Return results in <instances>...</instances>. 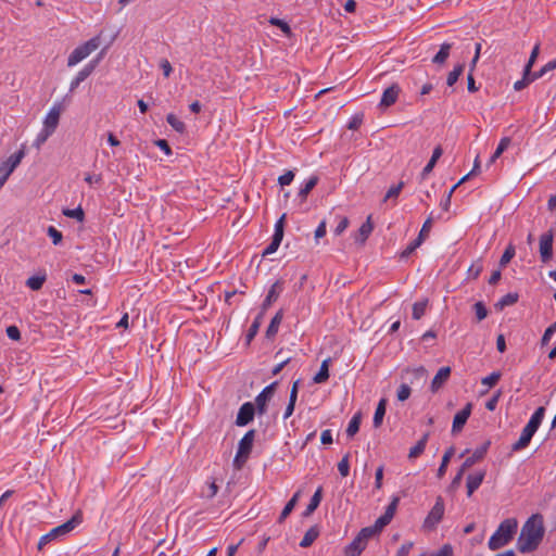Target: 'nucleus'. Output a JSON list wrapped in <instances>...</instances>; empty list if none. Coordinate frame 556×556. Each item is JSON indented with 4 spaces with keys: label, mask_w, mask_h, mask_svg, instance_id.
<instances>
[{
    "label": "nucleus",
    "mask_w": 556,
    "mask_h": 556,
    "mask_svg": "<svg viewBox=\"0 0 556 556\" xmlns=\"http://www.w3.org/2000/svg\"><path fill=\"white\" fill-rule=\"evenodd\" d=\"M451 368L448 366L441 367L431 382V391L437 392L450 378Z\"/></svg>",
    "instance_id": "dca6fc26"
},
{
    "label": "nucleus",
    "mask_w": 556,
    "mask_h": 556,
    "mask_svg": "<svg viewBox=\"0 0 556 556\" xmlns=\"http://www.w3.org/2000/svg\"><path fill=\"white\" fill-rule=\"evenodd\" d=\"M510 143H511V139L509 137L502 138L497 148L495 149V151L492 155H494V157L498 159L504 153V151H506L508 149Z\"/></svg>",
    "instance_id": "79ce46f5"
},
{
    "label": "nucleus",
    "mask_w": 556,
    "mask_h": 556,
    "mask_svg": "<svg viewBox=\"0 0 556 556\" xmlns=\"http://www.w3.org/2000/svg\"><path fill=\"white\" fill-rule=\"evenodd\" d=\"M318 536V530L314 527L309 528L303 539L301 540L300 542V546L301 547H308L313 544V542L317 539Z\"/></svg>",
    "instance_id": "7c9ffc66"
},
{
    "label": "nucleus",
    "mask_w": 556,
    "mask_h": 556,
    "mask_svg": "<svg viewBox=\"0 0 556 556\" xmlns=\"http://www.w3.org/2000/svg\"><path fill=\"white\" fill-rule=\"evenodd\" d=\"M25 156L24 146L14 154L8 157L0 167H2V175L0 177H5L8 180L9 176L14 172V169L20 165L22 160Z\"/></svg>",
    "instance_id": "9d476101"
},
{
    "label": "nucleus",
    "mask_w": 556,
    "mask_h": 556,
    "mask_svg": "<svg viewBox=\"0 0 556 556\" xmlns=\"http://www.w3.org/2000/svg\"><path fill=\"white\" fill-rule=\"evenodd\" d=\"M430 556H454L453 546L451 544H444L440 549L432 553Z\"/></svg>",
    "instance_id": "6e6d98bb"
},
{
    "label": "nucleus",
    "mask_w": 556,
    "mask_h": 556,
    "mask_svg": "<svg viewBox=\"0 0 556 556\" xmlns=\"http://www.w3.org/2000/svg\"><path fill=\"white\" fill-rule=\"evenodd\" d=\"M296 501H298V493L294 494L293 497L283 507V509L279 516L280 522L283 521L291 514V511L293 510V508L296 504Z\"/></svg>",
    "instance_id": "4c0bfd02"
},
{
    "label": "nucleus",
    "mask_w": 556,
    "mask_h": 556,
    "mask_svg": "<svg viewBox=\"0 0 556 556\" xmlns=\"http://www.w3.org/2000/svg\"><path fill=\"white\" fill-rule=\"evenodd\" d=\"M500 379H501V372L493 371L491 375L482 378L481 383L483 386H486L488 388H492L498 382Z\"/></svg>",
    "instance_id": "37998d69"
},
{
    "label": "nucleus",
    "mask_w": 556,
    "mask_h": 556,
    "mask_svg": "<svg viewBox=\"0 0 556 556\" xmlns=\"http://www.w3.org/2000/svg\"><path fill=\"white\" fill-rule=\"evenodd\" d=\"M386 408H387V400L381 399L376 407L374 419H372L374 426L376 428L381 426L383 417L386 415Z\"/></svg>",
    "instance_id": "5701e85b"
},
{
    "label": "nucleus",
    "mask_w": 556,
    "mask_h": 556,
    "mask_svg": "<svg viewBox=\"0 0 556 556\" xmlns=\"http://www.w3.org/2000/svg\"><path fill=\"white\" fill-rule=\"evenodd\" d=\"M47 277L45 274L42 275H36V276H31L29 277L27 280H26V286L34 290V291H37V290H40L46 281Z\"/></svg>",
    "instance_id": "c85d7f7f"
},
{
    "label": "nucleus",
    "mask_w": 556,
    "mask_h": 556,
    "mask_svg": "<svg viewBox=\"0 0 556 556\" xmlns=\"http://www.w3.org/2000/svg\"><path fill=\"white\" fill-rule=\"evenodd\" d=\"M397 504H399V497H393L391 503L388 505L386 511H384V515L388 516L391 520L394 516V513L396 510V507H397Z\"/></svg>",
    "instance_id": "69168bd1"
},
{
    "label": "nucleus",
    "mask_w": 556,
    "mask_h": 556,
    "mask_svg": "<svg viewBox=\"0 0 556 556\" xmlns=\"http://www.w3.org/2000/svg\"><path fill=\"white\" fill-rule=\"evenodd\" d=\"M48 236L52 239V242L54 245H58L61 243L63 239V235L61 231H59L55 227L49 226L47 230Z\"/></svg>",
    "instance_id": "a18cd8bd"
},
{
    "label": "nucleus",
    "mask_w": 556,
    "mask_h": 556,
    "mask_svg": "<svg viewBox=\"0 0 556 556\" xmlns=\"http://www.w3.org/2000/svg\"><path fill=\"white\" fill-rule=\"evenodd\" d=\"M517 528L518 522L515 518H508L502 521L496 531L489 539V548L496 551L507 545L513 540Z\"/></svg>",
    "instance_id": "f03ea898"
},
{
    "label": "nucleus",
    "mask_w": 556,
    "mask_h": 556,
    "mask_svg": "<svg viewBox=\"0 0 556 556\" xmlns=\"http://www.w3.org/2000/svg\"><path fill=\"white\" fill-rule=\"evenodd\" d=\"M441 155H442V149H441V147H437L432 152L431 159L429 160L428 164L424 167V169L420 174V178L422 180L426 179L427 176L432 172L433 167L435 166V163L441 157Z\"/></svg>",
    "instance_id": "4be33fe9"
},
{
    "label": "nucleus",
    "mask_w": 556,
    "mask_h": 556,
    "mask_svg": "<svg viewBox=\"0 0 556 556\" xmlns=\"http://www.w3.org/2000/svg\"><path fill=\"white\" fill-rule=\"evenodd\" d=\"M530 84V80H529V74H526V70H523V75H522V78L517 80L515 84H514V89L516 91H520L522 90L523 88H526L528 85Z\"/></svg>",
    "instance_id": "13d9d810"
},
{
    "label": "nucleus",
    "mask_w": 556,
    "mask_h": 556,
    "mask_svg": "<svg viewBox=\"0 0 556 556\" xmlns=\"http://www.w3.org/2000/svg\"><path fill=\"white\" fill-rule=\"evenodd\" d=\"M444 502L441 496L437 497L435 503L425 519L424 526L428 529H433L443 518Z\"/></svg>",
    "instance_id": "6e6552de"
},
{
    "label": "nucleus",
    "mask_w": 556,
    "mask_h": 556,
    "mask_svg": "<svg viewBox=\"0 0 556 556\" xmlns=\"http://www.w3.org/2000/svg\"><path fill=\"white\" fill-rule=\"evenodd\" d=\"M424 241L416 238L403 252L402 257H407L410 255Z\"/></svg>",
    "instance_id": "0e129e2a"
},
{
    "label": "nucleus",
    "mask_w": 556,
    "mask_h": 556,
    "mask_svg": "<svg viewBox=\"0 0 556 556\" xmlns=\"http://www.w3.org/2000/svg\"><path fill=\"white\" fill-rule=\"evenodd\" d=\"M517 301H518L517 293H507L497 301V303L495 304V307L498 309H503L506 306L515 304Z\"/></svg>",
    "instance_id": "2f4dec72"
},
{
    "label": "nucleus",
    "mask_w": 556,
    "mask_h": 556,
    "mask_svg": "<svg viewBox=\"0 0 556 556\" xmlns=\"http://www.w3.org/2000/svg\"><path fill=\"white\" fill-rule=\"evenodd\" d=\"M489 442H485L484 444H482L481 446L477 447L473 453L466 458V460L464 462L463 464V467L465 469L467 468H470L472 465H475L477 462H479L480 459H482L484 457V455L486 454V451H488V447H489Z\"/></svg>",
    "instance_id": "f3484780"
},
{
    "label": "nucleus",
    "mask_w": 556,
    "mask_h": 556,
    "mask_svg": "<svg viewBox=\"0 0 556 556\" xmlns=\"http://www.w3.org/2000/svg\"><path fill=\"white\" fill-rule=\"evenodd\" d=\"M100 58L101 55L90 61L77 73V75L72 79L70 84L71 91H74L86 78H88L92 74V72L96 70L100 61Z\"/></svg>",
    "instance_id": "f8f14e48"
},
{
    "label": "nucleus",
    "mask_w": 556,
    "mask_h": 556,
    "mask_svg": "<svg viewBox=\"0 0 556 556\" xmlns=\"http://www.w3.org/2000/svg\"><path fill=\"white\" fill-rule=\"evenodd\" d=\"M338 470L342 477L349 476L350 472V464H349V456L345 455L339 463H338Z\"/></svg>",
    "instance_id": "603ef678"
},
{
    "label": "nucleus",
    "mask_w": 556,
    "mask_h": 556,
    "mask_svg": "<svg viewBox=\"0 0 556 556\" xmlns=\"http://www.w3.org/2000/svg\"><path fill=\"white\" fill-rule=\"evenodd\" d=\"M321 488H318L315 493L313 494L311 501H309V504L306 508L307 513H312L314 511L318 505L320 504V501H321Z\"/></svg>",
    "instance_id": "a19ab883"
},
{
    "label": "nucleus",
    "mask_w": 556,
    "mask_h": 556,
    "mask_svg": "<svg viewBox=\"0 0 556 556\" xmlns=\"http://www.w3.org/2000/svg\"><path fill=\"white\" fill-rule=\"evenodd\" d=\"M329 362H330V359L327 358L321 363L318 372L313 378V381L315 383H324L328 380V378H329Z\"/></svg>",
    "instance_id": "b1692460"
},
{
    "label": "nucleus",
    "mask_w": 556,
    "mask_h": 556,
    "mask_svg": "<svg viewBox=\"0 0 556 556\" xmlns=\"http://www.w3.org/2000/svg\"><path fill=\"white\" fill-rule=\"evenodd\" d=\"M556 332V321L553 323L549 327H547V329L545 330L544 334H543V338H542V343L543 344H547V342L551 340L552 336Z\"/></svg>",
    "instance_id": "774afa93"
},
{
    "label": "nucleus",
    "mask_w": 556,
    "mask_h": 556,
    "mask_svg": "<svg viewBox=\"0 0 556 556\" xmlns=\"http://www.w3.org/2000/svg\"><path fill=\"white\" fill-rule=\"evenodd\" d=\"M464 67L465 65L464 64H458L456 65L453 71H451L447 75V79H446V84L447 86H453L459 78V76L463 74L464 72Z\"/></svg>",
    "instance_id": "f704fd0d"
},
{
    "label": "nucleus",
    "mask_w": 556,
    "mask_h": 556,
    "mask_svg": "<svg viewBox=\"0 0 556 556\" xmlns=\"http://www.w3.org/2000/svg\"><path fill=\"white\" fill-rule=\"evenodd\" d=\"M52 134L42 129L38 132L35 141H34V147L36 149H40V147L48 140V138L51 136Z\"/></svg>",
    "instance_id": "de8ad7c7"
},
{
    "label": "nucleus",
    "mask_w": 556,
    "mask_h": 556,
    "mask_svg": "<svg viewBox=\"0 0 556 556\" xmlns=\"http://www.w3.org/2000/svg\"><path fill=\"white\" fill-rule=\"evenodd\" d=\"M101 43L99 36H96L85 43L75 48L67 59V66L73 67L96 51Z\"/></svg>",
    "instance_id": "39448f33"
},
{
    "label": "nucleus",
    "mask_w": 556,
    "mask_h": 556,
    "mask_svg": "<svg viewBox=\"0 0 556 556\" xmlns=\"http://www.w3.org/2000/svg\"><path fill=\"white\" fill-rule=\"evenodd\" d=\"M453 454H454V450H453V447L448 448V450L444 453V455H443V457H442L441 465H440V467H439V469H438V477H439V478H442V477L445 475V472H446V468H447V465H448L450 459H451V457L453 456Z\"/></svg>",
    "instance_id": "c9c22d12"
},
{
    "label": "nucleus",
    "mask_w": 556,
    "mask_h": 556,
    "mask_svg": "<svg viewBox=\"0 0 556 556\" xmlns=\"http://www.w3.org/2000/svg\"><path fill=\"white\" fill-rule=\"evenodd\" d=\"M540 256L543 263L551 261L553 256V232L548 230L540 237Z\"/></svg>",
    "instance_id": "ddd939ff"
},
{
    "label": "nucleus",
    "mask_w": 556,
    "mask_h": 556,
    "mask_svg": "<svg viewBox=\"0 0 556 556\" xmlns=\"http://www.w3.org/2000/svg\"><path fill=\"white\" fill-rule=\"evenodd\" d=\"M361 420H362L361 413L355 414L351 418V420H350V422L348 425V428H346V434L349 437H353V435H355L358 432L359 426H361Z\"/></svg>",
    "instance_id": "c756f323"
},
{
    "label": "nucleus",
    "mask_w": 556,
    "mask_h": 556,
    "mask_svg": "<svg viewBox=\"0 0 556 556\" xmlns=\"http://www.w3.org/2000/svg\"><path fill=\"white\" fill-rule=\"evenodd\" d=\"M369 529H362L356 538L346 546L344 556H359L370 539Z\"/></svg>",
    "instance_id": "0eeeda50"
},
{
    "label": "nucleus",
    "mask_w": 556,
    "mask_h": 556,
    "mask_svg": "<svg viewBox=\"0 0 556 556\" xmlns=\"http://www.w3.org/2000/svg\"><path fill=\"white\" fill-rule=\"evenodd\" d=\"M545 533L543 517L540 514L532 515L522 526L517 540V548L520 553L535 551L541 544Z\"/></svg>",
    "instance_id": "f257e3e1"
},
{
    "label": "nucleus",
    "mask_w": 556,
    "mask_h": 556,
    "mask_svg": "<svg viewBox=\"0 0 556 556\" xmlns=\"http://www.w3.org/2000/svg\"><path fill=\"white\" fill-rule=\"evenodd\" d=\"M167 123L179 134H184L186 130V125L181 122L175 114L169 113L166 116Z\"/></svg>",
    "instance_id": "473e14b6"
},
{
    "label": "nucleus",
    "mask_w": 556,
    "mask_h": 556,
    "mask_svg": "<svg viewBox=\"0 0 556 556\" xmlns=\"http://www.w3.org/2000/svg\"><path fill=\"white\" fill-rule=\"evenodd\" d=\"M539 53H540V43H536L533 47V49L531 51V54H530V58H529V60H528V62H527V64H526V66L523 68V70H526V74H529V71H531L533 64L536 61V58H538Z\"/></svg>",
    "instance_id": "c03bdc74"
},
{
    "label": "nucleus",
    "mask_w": 556,
    "mask_h": 556,
    "mask_svg": "<svg viewBox=\"0 0 556 556\" xmlns=\"http://www.w3.org/2000/svg\"><path fill=\"white\" fill-rule=\"evenodd\" d=\"M281 283L280 281H276L270 289L268 290V293L262 304L263 311H266L270 305L279 298V294L281 292Z\"/></svg>",
    "instance_id": "aec40b11"
},
{
    "label": "nucleus",
    "mask_w": 556,
    "mask_h": 556,
    "mask_svg": "<svg viewBox=\"0 0 556 556\" xmlns=\"http://www.w3.org/2000/svg\"><path fill=\"white\" fill-rule=\"evenodd\" d=\"M282 317H283L282 311L277 312L276 315L273 317V319L266 330V334L268 338L274 337L278 332L279 326L282 321Z\"/></svg>",
    "instance_id": "393cba45"
},
{
    "label": "nucleus",
    "mask_w": 556,
    "mask_h": 556,
    "mask_svg": "<svg viewBox=\"0 0 556 556\" xmlns=\"http://www.w3.org/2000/svg\"><path fill=\"white\" fill-rule=\"evenodd\" d=\"M428 441V434H425L410 450L408 453L409 458H416L424 453Z\"/></svg>",
    "instance_id": "cd10ccee"
},
{
    "label": "nucleus",
    "mask_w": 556,
    "mask_h": 556,
    "mask_svg": "<svg viewBox=\"0 0 556 556\" xmlns=\"http://www.w3.org/2000/svg\"><path fill=\"white\" fill-rule=\"evenodd\" d=\"M275 386H276V383L274 382V383L265 387L262 390V392L255 397V403H253V404H254L255 410L260 415L265 414L266 407H267V403L270 401V399L274 395Z\"/></svg>",
    "instance_id": "9b49d317"
},
{
    "label": "nucleus",
    "mask_w": 556,
    "mask_h": 556,
    "mask_svg": "<svg viewBox=\"0 0 556 556\" xmlns=\"http://www.w3.org/2000/svg\"><path fill=\"white\" fill-rule=\"evenodd\" d=\"M61 113V104H53L43 118L42 129L53 134L59 125Z\"/></svg>",
    "instance_id": "1a4fd4ad"
},
{
    "label": "nucleus",
    "mask_w": 556,
    "mask_h": 556,
    "mask_svg": "<svg viewBox=\"0 0 556 556\" xmlns=\"http://www.w3.org/2000/svg\"><path fill=\"white\" fill-rule=\"evenodd\" d=\"M473 309L479 321L483 320L488 316V309L482 302H477L473 305Z\"/></svg>",
    "instance_id": "09e8293b"
},
{
    "label": "nucleus",
    "mask_w": 556,
    "mask_h": 556,
    "mask_svg": "<svg viewBox=\"0 0 556 556\" xmlns=\"http://www.w3.org/2000/svg\"><path fill=\"white\" fill-rule=\"evenodd\" d=\"M391 521V519L386 516L384 514L382 516H380L374 526L371 527H366L365 529H369L370 531V536H375L376 534H378L387 525H389Z\"/></svg>",
    "instance_id": "a878e982"
},
{
    "label": "nucleus",
    "mask_w": 556,
    "mask_h": 556,
    "mask_svg": "<svg viewBox=\"0 0 556 556\" xmlns=\"http://www.w3.org/2000/svg\"><path fill=\"white\" fill-rule=\"evenodd\" d=\"M261 318H262V314H260L255 318V320L252 323V325L249 329L248 336H247L249 341L257 333L260 325H261Z\"/></svg>",
    "instance_id": "bf43d9fd"
},
{
    "label": "nucleus",
    "mask_w": 556,
    "mask_h": 556,
    "mask_svg": "<svg viewBox=\"0 0 556 556\" xmlns=\"http://www.w3.org/2000/svg\"><path fill=\"white\" fill-rule=\"evenodd\" d=\"M293 178H294V173L292 170H288L278 178V182L282 187L289 186L292 182Z\"/></svg>",
    "instance_id": "680f3d73"
},
{
    "label": "nucleus",
    "mask_w": 556,
    "mask_h": 556,
    "mask_svg": "<svg viewBox=\"0 0 556 556\" xmlns=\"http://www.w3.org/2000/svg\"><path fill=\"white\" fill-rule=\"evenodd\" d=\"M318 177L317 176H311L307 180H305L298 192V198L301 199V202L306 200V197L308 193L313 190V188L317 185Z\"/></svg>",
    "instance_id": "412c9836"
},
{
    "label": "nucleus",
    "mask_w": 556,
    "mask_h": 556,
    "mask_svg": "<svg viewBox=\"0 0 556 556\" xmlns=\"http://www.w3.org/2000/svg\"><path fill=\"white\" fill-rule=\"evenodd\" d=\"M255 412L256 410L252 402L243 403L237 414L236 425L239 427L247 426L253 420Z\"/></svg>",
    "instance_id": "4468645a"
},
{
    "label": "nucleus",
    "mask_w": 556,
    "mask_h": 556,
    "mask_svg": "<svg viewBox=\"0 0 556 556\" xmlns=\"http://www.w3.org/2000/svg\"><path fill=\"white\" fill-rule=\"evenodd\" d=\"M485 477V471H479L467 477V495L471 496L472 493L481 485Z\"/></svg>",
    "instance_id": "6ab92c4d"
},
{
    "label": "nucleus",
    "mask_w": 556,
    "mask_h": 556,
    "mask_svg": "<svg viewBox=\"0 0 556 556\" xmlns=\"http://www.w3.org/2000/svg\"><path fill=\"white\" fill-rule=\"evenodd\" d=\"M515 254H516L515 247L513 244H509L505 249V251L500 260V265L502 267L506 266L511 261V258L515 256Z\"/></svg>",
    "instance_id": "58836bf2"
},
{
    "label": "nucleus",
    "mask_w": 556,
    "mask_h": 556,
    "mask_svg": "<svg viewBox=\"0 0 556 556\" xmlns=\"http://www.w3.org/2000/svg\"><path fill=\"white\" fill-rule=\"evenodd\" d=\"M63 215L70 218H74L78 222H83L85 218V213L80 206L76 208H65L63 210Z\"/></svg>",
    "instance_id": "e433bc0d"
},
{
    "label": "nucleus",
    "mask_w": 556,
    "mask_h": 556,
    "mask_svg": "<svg viewBox=\"0 0 556 556\" xmlns=\"http://www.w3.org/2000/svg\"><path fill=\"white\" fill-rule=\"evenodd\" d=\"M451 43L444 42L441 45L439 52L433 56L432 62L435 64H443L450 55Z\"/></svg>",
    "instance_id": "bb28decb"
},
{
    "label": "nucleus",
    "mask_w": 556,
    "mask_h": 556,
    "mask_svg": "<svg viewBox=\"0 0 556 556\" xmlns=\"http://www.w3.org/2000/svg\"><path fill=\"white\" fill-rule=\"evenodd\" d=\"M254 438H255V430H249L243 435V438L239 441L238 451H237L236 457L233 459V465L236 468L240 469L242 467V465L245 463V460L248 459V457L252 451Z\"/></svg>",
    "instance_id": "423d86ee"
},
{
    "label": "nucleus",
    "mask_w": 556,
    "mask_h": 556,
    "mask_svg": "<svg viewBox=\"0 0 556 556\" xmlns=\"http://www.w3.org/2000/svg\"><path fill=\"white\" fill-rule=\"evenodd\" d=\"M406 374L412 375L415 379L418 380H426L427 378V370L422 366L407 370Z\"/></svg>",
    "instance_id": "864d4df0"
},
{
    "label": "nucleus",
    "mask_w": 556,
    "mask_h": 556,
    "mask_svg": "<svg viewBox=\"0 0 556 556\" xmlns=\"http://www.w3.org/2000/svg\"><path fill=\"white\" fill-rule=\"evenodd\" d=\"M282 239L281 238H278V237H275L273 236L271 238V242L268 244V247L263 251V255H269V254H273L275 253L280 243H281Z\"/></svg>",
    "instance_id": "49530a36"
},
{
    "label": "nucleus",
    "mask_w": 556,
    "mask_h": 556,
    "mask_svg": "<svg viewBox=\"0 0 556 556\" xmlns=\"http://www.w3.org/2000/svg\"><path fill=\"white\" fill-rule=\"evenodd\" d=\"M544 415L545 408L543 406L536 408V410L530 417L528 424L522 429L519 440L513 444V451H521L529 445L532 437L534 435L540 425L542 424Z\"/></svg>",
    "instance_id": "7ed1b4c3"
},
{
    "label": "nucleus",
    "mask_w": 556,
    "mask_h": 556,
    "mask_svg": "<svg viewBox=\"0 0 556 556\" xmlns=\"http://www.w3.org/2000/svg\"><path fill=\"white\" fill-rule=\"evenodd\" d=\"M396 396H397V400L401 402L406 401L410 396L409 386L406 383L401 384L397 390Z\"/></svg>",
    "instance_id": "3c124183"
},
{
    "label": "nucleus",
    "mask_w": 556,
    "mask_h": 556,
    "mask_svg": "<svg viewBox=\"0 0 556 556\" xmlns=\"http://www.w3.org/2000/svg\"><path fill=\"white\" fill-rule=\"evenodd\" d=\"M160 67H161L162 72H163V75L165 77H169L170 76V74L173 72V67H172V65H170V63H169V61L167 59H162L160 61Z\"/></svg>",
    "instance_id": "338daca9"
},
{
    "label": "nucleus",
    "mask_w": 556,
    "mask_h": 556,
    "mask_svg": "<svg viewBox=\"0 0 556 556\" xmlns=\"http://www.w3.org/2000/svg\"><path fill=\"white\" fill-rule=\"evenodd\" d=\"M403 187H404V182L403 181H400L397 185L392 186L388 190V192H387V194L384 197V201H387L389 199H392V198H397L400 192L402 191Z\"/></svg>",
    "instance_id": "8fccbe9b"
},
{
    "label": "nucleus",
    "mask_w": 556,
    "mask_h": 556,
    "mask_svg": "<svg viewBox=\"0 0 556 556\" xmlns=\"http://www.w3.org/2000/svg\"><path fill=\"white\" fill-rule=\"evenodd\" d=\"M400 89L397 86L393 85L389 88H387L381 97L380 105L388 108L395 103L397 97H399Z\"/></svg>",
    "instance_id": "a211bd4d"
},
{
    "label": "nucleus",
    "mask_w": 556,
    "mask_h": 556,
    "mask_svg": "<svg viewBox=\"0 0 556 556\" xmlns=\"http://www.w3.org/2000/svg\"><path fill=\"white\" fill-rule=\"evenodd\" d=\"M269 22L271 25L279 27L286 35H291V28L285 21L273 17Z\"/></svg>",
    "instance_id": "5fc2aeb1"
},
{
    "label": "nucleus",
    "mask_w": 556,
    "mask_h": 556,
    "mask_svg": "<svg viewBox=\"0 0 556 556\" xmlns=\"http://www.w3.org/2000/svg\"><path fill=\"white\" fill-rule=\"evenodd\" d=\"M349 226V219L346 217H340L338 225L336 226L333 232L336 236H340Z\"/></svg>",
    "instance_id": "e2e57ef3"
},
{
    "label": "nucleus",
    "mask_w": 556,
    "mask_h": 556,
    "mask_svg": "<svg viewBox=\"0 0 556 556\" xmlns=\"http://www.w3.org/2000/svg\"><path fill=\"white\" fill-rule=\"evenodd\" d=\"M427 301L416 302L413 305V318L416 320L420 319L425 315Z\"/></svg>",
    "instance_id": "ea45409f"
},
{
    "label": "nucleus",
    "mask_w": 556,
    "mask_h": 556,
    "mask_svg": "<svg viewBox=\"0 0 556 556\" xmlns=\"http://www.w3.org/2000/svg\"><path fill=\"white\" fill-rule=\"evenodd\" d=\"M371 231H372V224L370 223V217H368V219L359 227L358 238H356V240H359L361 243H364Z\"/></svg>",
    "instance_id": "72a5a7b5"
},
{
    "label": "nucleus",
    "mask_w": 556,
    "mask_h": 556,
    "mask_svg": "<svg viewBox=\"0 0 556 556\" xmlns=\"http://www.w3.org/2000/svg\"><path fill=\"white\" fill-rule=\"evenodd\" d=\"M471 414V404H467L463 409H460L453 419L452 431L458 432L462 430L464 425L467 422L469 416Z\"/></svg>",
    "instance_id": "2eb2a0df"
},
{
    "label": "nucleus",
    "mask_w": 556,
    "mask_h": 556,
    "mask_svg": "<svg viewBox=\"0 0 556 556\" xmlns=\"http://www.w3.org/2000/svg\"><path fill=\"white\" fill-rule=\"evenodd\" d=\"M482 268H483V266H482V264L480 262H477V263L472 264L468 268V277H470L472 279L478 278V276L482 271Z\"/></svg>",
    "instance_id": "052dcab7"
},
{
    "label": "nucleus",
    "mask_w": 556,
    "mask_h": 556,
    "mask_svg": "<svg viewBox=\"0 0 556 556\" xmlns=\"http://www.w3.org/2000/svg\"><path fill=\"white\" fill-rule=\"evenodd\" d=\"M431 226H432V218L429 217L424 223V225H422V227H421L417 238L420 239L421 241H424L425 238L428 236V233H429V231L431 229Z\"/></svg>",
    "instance_id": "4d7b16f0"
},
{
    "label": "nucleus",
    "mask_w": 556,
    "mask_h": 556,
    "mask_svg": "<svg viewBox=\"0 0 556 556\" xmlns=\"http://www.w3.org/2000/svg\"><path fill=\"white\" fill-rule=\"evenodd\" d=\"M80 522L81 517L79 515H74L66 522L51 529L48 533L42 535L39 539L38 548L42 549L48 543L63 539L68 533H71Z\"/></svg>",
    "instance_id": "20e7f679"
}]
</instances>
